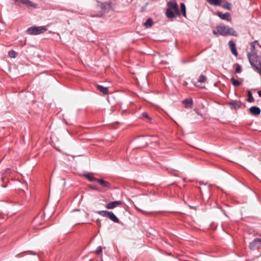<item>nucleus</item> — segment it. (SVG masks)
Wrapping results in <instances>:
<instances>
[{
	"label": "nucleus",
	"mask_w": 261,
	"mask_h": 261,
	"mask_svg": "<svg viewBox=\"0 0 261 261\" xmlns=\"http://www.w3.org/2000/svg\"><path fill=\"white\" fill-rule=\"evenodd\" d=\"M219 34L222 36L231 35L237 36V33L234 29L232 28L229 27L228 25H219L216 27Z\"/></svg>",
	"instance_id": "f257e3e1"
},
{
	"label": "nucleus",
	"mask_w": 261,
	"mask_h": 261,
	"mask_svg": "<svg viewBox=\"0 0 261 261\" xmlns=\"http://www.w3.org/2000/svg\"><path fill=\"white\" fill-rule=\"evenodd\" d=\"M247 56L251 66L255 67L256 70L261 74V62L256 54L248 53Z\"/></svg>",
	"instance_id": "f03ea898"
},
{
	"label": "nucleus",
	"mask_w": 261,
	"mask_h": 261,
	"mask_svg": "<svg viewBox=\"0 0 261 261\" xmlns=\"http://www.w3.org/2000/svg\"><path fill=\"white\" fill-rule=\"evenodd\" d=\"M47 31L45 26L33 27L28 28L27 30L28 34L30 35H36L42 34Z\"/></svg>",
	"instance_id": "7ed1b4c3"
},
{
	"label": "nucleus",
	"mask_w": 261,
	"mask_h": 261,
	"mask_svg": "<svg viewBox=\"0 0 261 261\" xmlns=\"http://www.w3.org/2000/svg\"><path fill=\"white\" fill-rule=\"evenodd\" d=\"M111 7V3L110 2L105 3H98L96 7L97 11L98 12V14L96 15V16L100 17L102 16L106 10L107 9H110Z\"/></svg>",
	"instance_id": "20e7f679"
},
{
	"label": "nucleus",
	"mask_w": 261,
	"mask_h": 261,
	"mask_svg": "<svg viewBox=\"0 0 261 261\" xmlns=\"http://www.w3.org/2000/svg\"><path fill=\"white\" fill-rule=\"evenodd\" d=\"M249 247L251 249H255L261 247V239L256 238L251 242L249 244Z\"/></svg>",
	"instance_id": "39448f33"
},
{
	"label": "nucleus",
	"mask_w": 261,
	"mask_h": 261,
	"mask_svg": "<svg viewBox=\"0 0 261 261\" xmlns=\"http://www.w3.org/2000/svg\"><path fill=\"white\" fill-rule=\"evenodd\" d=\"M167 6L168 7V9L173 10L177 14L179 15L180 13L178 10V5L175 1H171L168 2Z\"/></svg>",
	"instance_id": "423d86ee"
},
{
	"label": "nucleus",
	"mask_w": 261,
	"mask_h": 261,
	"mask_svg": "<svg viewBox=\"0 0 261 261\" xmlns=\"http://www.w3.org/2000/svg\"><path fill=\"white\" fill-rule=\"evenodd\" d=\"M217 15L221 19L225 20L228 22H231V17L230 16V13L228 12H226L224 14H222V13L220 12H218L217 13Z\"/></svg>",
	"instance_id": "0eeeda50"
},
{
	"label": "nucleus",
	"mask_w": 261,
	"mask_h": 261,
	"mask_svg": "<svg viewBox=\"0 0 261 261\" xmlns=\"http://www.w3.org/2000/svg\"><path fill=\"white\" fill-rule=\"evenodd\" d=\"M122 203L121 201H112L108 203L106 207L108 209H113L116 207L121 205Z\"/></svg>",
	"instance_id": "6e6552de"
},
{
	"label": "nucleus",
	"mask_w": 261,
	"mask_h": 261,
	"mask_svg": "<svg viewBox=\"0 0 261 261\" xmlns=\"http://www.w3.org/2000/svg\"><path fill=\"white\" fill-rule=\"evenodd\" d=\"M16 3L18 5H20V3L27 5L33 8H35V5L30 0H15Z\"/></svg>",
	"instance_id": "1a4fd4ad"
},
{
	"label": "nucleus",
	"mask_w": 261,
	"mask_h": 261,
	"mask_svg": "<svg viewBox=\"0 0 261 261\" xmlns=\"http://www.w3.org/2000/svg\"><path fill=\"white\" fill-rule=\"evenodd\" d=\"M249 111L251 114L254 115H257L260 113V109L258 107L255 106L250 107Z\"/></svg>",
	"instance_id": "9d476101"
},
{
	"label": "nucleus",
	"mask_w": 261,
	"mask_h": 261,
	"mask_svg": "<svg viewBox=\"0 0 261 261\" xmlns=\"http://www.w3.org/2000/svg\"><path fill=\"white\" fill-rule=\"evenodd\" d=\"M229 45L230 47V48L231 49V53L233 55L237 56L238 55L236 48V44L234 42L232 41H230L229 42Z\"/></svg>",
	"instance_id": "9b49d317"
},
{
	"label": "nucleus",
	"mask_w": 261,
	"mask_h": 261,
	"mask_svg": "<svg viewBox=\"0 0 261 261\" xmlns=\"http://www.w3.org/2000/svg\"><path fill=\"white\" fill-rule=\"evenodd\" d=\"M108 217L114 222L119 223V219L113 212H110Z\"/></svg>",
	"instance_id": "f8f14e48"
},
{
	"label": "nucleus",
	"mask_w": 261,
	"mask_h": 261,
	"mask_svg": "<svg viewBox=\"0 0 261 261\" xmlns=\"http://www.w3.org/2000/svg\"><path fill=\"white\" fill-rule=\"evenodd\" d=\"M207 2L211 5L218 6L221 5L222 0H207Z\"/></svg>",
	"instance_id": "ddd939ff"
},
{
	"label": "nucleus",
	"mask_w": 261,
	"mask_h": 261,
	"mask_svg": "<svg viewBox=\"0 0 261 261\" xmlns=\"http://www.w3.org/2000/svg\"><path fill=\"white\" fill-rule=\"evenodd\" d=\"M97 181L103 187L108 188L110 187V184L107 181L98 179Z\"/></svg>",
	"instance_id": "4468645a"
},
{
	"label": "nucleus",
	"mask_w": 261,
	"mask_h": 261,
	"mask_svg": "<svg viewBox=\"0 0 261 261\" xmlns=\"http://www.w3.org/2000/svg\"><path fill=\"white\" fill-rule=\"evenodd\" d=\"M173 10H170V9H168L166 10V14L168 18H172L175 17V15L173 11Z\"/></svg>",
	"instance_id": "2eb2a0df"
},
{
	"label": "nucleus",
	"mask_w": 261,
	"mask_h": 261,
	"mask_svg": "<svg viewBox=\"0 0 261 261\" xmlns=\"http://www.w3.org/2000/svg\"><path fill=\"white\" fill-rule=\"evenodd\" d=\"M224 9H226L227 10H230L231 9V5L230 4L224 1H222V2L221 3V5H220Z\"/></svg>",
	"instance_id": "dca6fc26"
},
{
	"label": "nucleus",
	"mask_w": 261,
	"mask_h": 261,
	"mask_svg": "<svg viewBox=\"0 0 261 261\" xmlns=\"http://www.w3.org/2000/svg\"><path fill=\"white\" fill-rule=\"evenodd\" d=\"M97 88L103 94H107L108 93V90L107 87H103L101 85H97Z\"/></svg>",
	"instance_id": "f3484780"
},
{
	"label": "nucleus",
	"mask_w": 261,
	"mask_h": 261,
	"mask_svg": "<svg viewBox=\"0 0 261 261\" xmlns=\"http://www.w3.org/2000/svg\"><path fill=\"white\" fill-rule=\"evenodd\" d=\"M229 105L234 109H238L241 106L240 103L237 101H233L230 102Z\"/></svg>",
	"instance_id": "a211bd4d"
},
{
	"label": "nucleus",
	"mask_w": 261,
	"mask_h": 261,
	"mask_svg": "<svg viewBox=\"0 0 261 261\" xmlns=\"http://www.w3.org/2000/svg\"><path fill=\"white\" fill-rule=\"evenodd\" d=\"M193 101L192 99H186L184 101V103L186 107L191 108Z\"/></svg>",
	"instance_id": "6ab92c4d"
},
{
	"label": "nucleus",
	"mask_w": 261,
	"mask_h": 261,
	"mask_svg": "<svg viewBox=\"0 0 261 261\" xmlns=\"http://www.w3.org/2000/svg\"><path fill=\"white\" fill-rule=\"evenodd\" d=\"M153 22L151 18L148 19L144 23V25L146 28H149L152 25Z\"/></svg>",
	"instance_id": "aec40b11"
},
{
	"label": "nucleus",
	"mask_w": 261,
	"mask_h": 261,
	"mask_svg": "<svg viewBox=\"0 0 261 261\" xmlns=\"http://www.w3.org/2000/svg\"><path fill=\"white\" fill-rule=\"evenodd\" d=\"M180 9L181 12L182 14V15L185 17L186 16V6L184 3L180 4Z\"/></svg>",
	"instance_id": "412c9836"
},
{
	"label": "nucleus",
	"mask_w": 261,
	"mask_h": 261,
	"mask_svg": "<svg viewBox=\"0 0 261 261\" xmlns=\"http://www.w3.org/2000/svg\"><path fill=\"white\" fill-rule=\"evenodd\" d=\"M109 212H110L107 211H99L97 212V214L101 216L108 217Z\"/></svg>",
	"instance_id": "4be33fe9"
},
{
	"label": "nucleus",
	"mask_w": 261,
	"mask_h": 261,
	"mask_svg": "<svg viewBox=\"0 0 261 261\" xmlns=\"http://www.w3.org/2000/svg\"><path fill=\"white\" fill-rule=\"evenodd\" d=\"M8 55L10 58H15L17 55V53L14 50H12L9 51Z\"/></svg>",
	"instance_id": "5701e85b"
},
{
	"label": "nucleus",
	"mask_w": 261,
	"mask_h": 261,
	"mask_svg": "<svg viewBox=\"0 0 261 261\" xmlns=\"http://www.w3.org/2000/svg\"><path fill=\"white\" fill-rule=\"evenodd\" d=\"M206 81V78L203 75H200L198 80V83H203Z\"/></svg>",
	"instance_id": "b1692460"
},
{
	"label": "nucleus",
	"mask_w": 261,
	"mask_h": 261,
	"mask_svg": "<svg viewBox=\"0 0 261 261\" xmlns=\"http://www.w3.org/2000/svg\"><path fill=\"white\" fill-rule=\"evenodd\" d=\"M230 81L232 83V85L234 86H239L241 84L240 82L235 80L233 77H231L230 79Z\"/></svg>",
	"instance_id": "393cba45"
},
{
	"label": "nucleus",
	"mask_w": 261,
	"mask_h": 261,
	"mask_svg": "<svg viewBox=\"0 0 261 261\" xmlns=\"http://www.w3.org/2000/svg\"><path fill=\"white\" fill-rule=\"evenodd\" d=\"M85 176L88 179H89L90 181H97V180L98 179L97 178H95L94 177L90 176H89L88 175H85Z\"/></svg>",
	"instance_id": "a878e982"
},
{
	"label": "nucleus",
	"mask_w": 261,
	"mask_h": 261,
	"mask_svg": "<svg viewBox=\"0 0 261 261\" xmlns=\"http://www.w3.org/2000/svg\"><path fill=\"white\" fill-rule=\"evenodd\" d=\"M249 102H253L254 101V98L252 96V94L250 91L248 92V99Z\"/></svg>",
	"instance_id": "bb28decb"
},
{
	"label": "nucleus",
	"mask_w": 261,
	"mask_h": 261,
	"mask_svg": "<svg viewBox=\"0 0 261 261\" xmlns=\"http://www.w3.org/2000/svg\"><path fill=\"white\" fill-rule=\"evenodd\" d=\"M102 247L101 246H99L97 247L96 250L95 251V252L97 254H99L100 253H101L102 252Z\"/></svg>",
	"instance_id": "cd10ccee"
},
{
	"label": "nucleus",
	"mask_w": 261,
	"mask_h": 261,
	"mask_svg": "<svg viewBox=\"0 0 261 261\" xmlns=\"http://www.w3.org/2000/svg\"><path fill=\"white\" fill-rule=\"evenodd\" d=\"M235 72L236 73H240L241 72V67L239 64L237 65V67L236 68Z\"/></svg>",
	"instance_id": "c85d7f7f"
},
{
	"label": "nucleus",
	"mask_w": 261,
	"mask_h": 261,
	"mask_svg": "<svg viewBox=\"0 0 261 261\" xmlns=\"http://www.w3.org/2000/svg\"><path fill=\"white\" fill-rule=\"evenodd\" d=\"M142 116H143V117H145V118H146L148 119H150V118H149V117L148 115V114H147V113H143L142 114Z\"/></svg>",
	"instance_id": "c756f323"
},
{
	"label": "nucleus",
	"mask_w": 261,
	"mask_h": 261,
	"mask_svg": "<svg viewBox=\"0 0 261 261\" xmlns=\"http://www.w3.org/2000/svg\"><path fill=\"white\" fill-rule=\"evenodd\" d=\"M196 87H199L200 88H204V86H200L199 85H198L197 83H196L195 85Z\"/></svg>",
	"instance_id": "7c9ffc66"
},
{
	"label": "nucleus",
	"mask_w": 261,
	"mask_h": 261,
	"mask_svg": "<svg viewBox=\"0 0 261 261\" xmlns=\"http://www.w3.org/2000/svg\"><path fill=\"white\" fill-rule=\"evenodd\" d=\"M213 33L215 35H218L219 34V33L218 32V31L217 30V31H213Z\"/></svg>",
	"instance_id": "2f4dec72"
},
{
	"label": "nucleus",
	"mask_w": 261,
	"mask_h": 261,
	"mask_svg": "<svg viewBox=\"0 0 261 261\" xmlns=\"http://www.w3.org/2000/svg\"><path fill=\"white\" fill-rule=\"evenodd\" d=\"M258 94L261 97V91L258 92Z\"/></svg>",
	"instance_id": "473e14b6"
},
{
	"label": "nucleus",
	"mask_w": 261,
	"mask_h": 261,
	"mask_svg": "<svg viewBox=\"0 0 261 261\" xmlns=\"http://www.w3.org/2000/svg\"><path fill=\"white\" fill-rule=\"evenodd\" d=\"M9 170V169H7L6 170V172H7Z\"/></svg>",
	"instance_id": "72a5a7b5"
}]
</instances>
